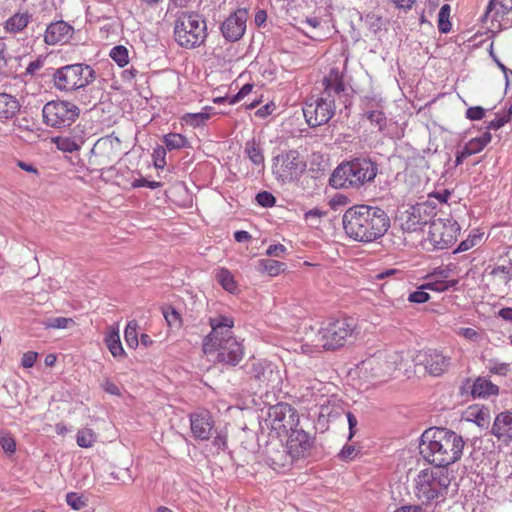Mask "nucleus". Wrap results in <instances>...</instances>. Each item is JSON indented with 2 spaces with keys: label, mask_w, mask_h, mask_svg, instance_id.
Listing matches in <instances>:
<instances>
[{
  "label": "nucleus",
  "mask_w": 512,
  "mask_h": 512,
  "mask_svg": "<svg viewBox=\"0 0 512 512\" xmlns=\"http://www.w3.org/2000/svg\"><path fill=\"white\" fill-rule=\"evenodd\" d=\"M19 100L8 93H0V121L12 119L19 112Z\"/></svg>",
  "instance_id": "27"
},
{
  "label": "nucleus",
  "mask_w": 512,
  "mask_h": 512,
  "mask_svg": "<svg viewBox=\"0 0 512 512\" xmlns=\"http://www.w3.org/2000/svg\"><path fill=\"white\" fill-rule=\"evenodd\" d=\"M31 16L28 13H17L10 17L5 23V29L9 32L17 33L27 27Z\"/></svg>",
  "instance_id": "31"
},
{
  "label": "nucleus",
  "mask_w": 512,
  "mask_h": 512,
  "mask_svg": "<svg viewBox=\"0 0 512 512\" xmlns=\"http://www.w3.org/2000/svg\"><path fill=\"white\" fill-rule=\"evenodd\" d=\"M105 343L110 353L115 357H123L125 351L120 341V335L118 328L111 329L105 336Z\"/></svg>",
  "instance_id": "30"
},
{
  "label": "nucleus",
  "mask_w": 512,
  "mask_h": 512,
  "mask_svg": "<svg viewBox=\"0 0 512 512\" xmlns=\"http://www.w3.org/2000/svg\"><path fill=\"white\" fill-rule=\"evenodd\" d=\"M415 494L423 503L445 499L451 477L447 469L435 467L420 471L416 478Z\"/></svg>",
  "instance_id": "6"
},
{
  "label": "nucleus",
  "mask_w": 512,
  "mask_h": 512,
  "mask_svg": "<svg viewBox=\"0 0 512 512\" xmlns=\"http://www.w3.org/2000/svg\"><path fill=\"white\" fill-rule=\"evenodd\" d=\"M322 85L321 94L309 97L303 107L304 117L310 127L326 124L335 114L337 100L345 108L351 105V89L345 85L343 75L337 68H332L324 76Z\"/></svg>",
  "instance_id": "1"
},
{
  "label": "nucleus",
  "mask_w": 512,
  "mask_h": 512,
  "mask_svg": "<svg viewBox=\"0 0 512 512\" xmlns=\"http://www.w3.org/2000/svg\"><path fill=\"white\" fill-rule=\"evenodd\" d=\"M508 121H509V116H506V115L498 116L494 120L489 122L487 128L493 129V130H498L499 128L504 126L505 123H507Z\"/></svg>",
  "instance_id": "63"
},
{
  "label": "nucleus",
  "mask_w": 512,
  "mask_h": 512,
  "mask_svg": "<svg viewBox=\"0 0 512 512\" xmlns=\"http://www.w3.org/2000/svg\"><path fill=\"white\" fill-rule=\"evenodd\" d=\"M430 299V296L427 292L423 290H416L410 293L408 300L413 303H425Z\"/></svg>",
  "instance_id": "56"
},
{
  "label": "nucleus",
  "mask_w": 512,
  "mask_h": 512,
  "mask_svg": "<svg viewBox=\"0 0 512 512\" xmlns=\"http://www.w3.org/2000/svg\"><path fill=\"white\" fill-rule=\"evenodd\" d=\"M74 33V28L67 22L60 20L49 24L44 34V42L47 45L64 44L69 41Z\"/></svg>",
  "instance_id": "20"
},
{
  "label": "nucleus",
  "mask_w": 512,
  "mask_h": 512,
  "mask_svg": "<svg viewBox=\"0 0 512 512\" xmlns=\"http://www.w3.org/2000/svg\"><path fill=\"white\" fill-rule=\"evenodd\" d=\"M209 325L211 332L204 337L202 343L204 354H216L219 363L236 366L244 357V346L233 335V318L219 315L209 318Z\"/></svg>",
  "instance_id": "4"
},
{
  "label": "nucleus",
  "mask_w": 512,
  "mask_h": 512,
  "mask_svg": "<svg viewBox=\"0 0 512 512\" xmlns=\"http://www.w3.org/2000/svg\"><path fill=\"white\" fill-rule=\"evenodd\" d=\"M191 432L200 440H208L211 436L214 423L208 412L192 414L190 417Z\"/></svg>",
  "instance_id": "23"
},
{
  "label": "nucleus",
  "mask_w": 512,
  "mask_h": 512,
  "mask_svg": "<svg viewBox=\"0 0 512 512\" xmlns=\"http://www.w3.org/2000/svg\"><path fill=\"white\" fill-rule=\"evenodd\" d=\"M96 72L87 64L76 63L56 69L52 75L54 86L59 91L73 92L90 85Z\"/></svg>",
  "instance_id": "8"
},
{
  "label": "nucleus",
  "mask_w": 512,
  "mask_h": 512,
  "mask_svg": "<svg viewBox=\"0 0 512 512\" xmlns=\"http://www.w3.org/2000/svg\"><path fill=\"white\" fill-rule=\"evenodd\" d=\"M245 370L259 389H275L282 383L281 371L270 361L253 358L246 363Z\"/></svg>",
  "instance_id": "12"
},
{
  "label": "nucleus",
  "mask_w": 512,
  "mask_h": 512,
  "mask_svg": "<svg viewBox=\"0 0 512 512\" xmlns=\"http://www.w3.org/2000/svg\"><path fill=\"white\" fill-rule=\"evenodd\" d=\"M490 275L499 283L507 285L512 280V264L496 266L491 270Z\"/></svg>",
  "instance_id": "36"
},
{
  "label": "nucleus",
  "mask_w": 512,
  "mask_h": 512,
  "mask_svg": "<svg viewBox=\"0 0 512 512\" xmlns=\"http://www.w3.org/2000/svg\"><path fill=\"white\" fill-rule=\"evenodd\" d=\"M378 165L370 158L356 157L342 162L332 172L329 184L335 189L360 190L374 182Z\"/></svg>",
  "instance_id": "5"
},
{
  "label": "nucleus",
  "mask_w": 512,
  "mask_h": 512,
  "mask_svg": "<svg viewBox=\"0 0 512 512\" xmlns=\"http://www.w3.org/2000/svg\"><path fill=\"white\" fill-rule=\"evenodd\" d=\"M326 215L325 211L314 208L305 213L306 221L310 222L311 225L317 224L319 219Z\"/></svg>",
  "instance_id": "53"
},
{
  "label": "nucleus",
  "mask_w": 512,
  "mask_h": 512,
  "mask_svg": "<svg viewBox=\"0 0 512 512\" xmlns=\"http://www.w3.org/2000/svg\"><path fill=\"white\" fill-rule=\"evenodd\" d=\"M273 429L288 433L299 426L297 410L287 403L272 406L268 413Z\"/></svg>",
  "instance_id": "17"
},
{
  "label": "nucleus",
  "mask_w": 512,
  "mask_h": 512,
  "mask_svg": "<svg viewBox=\"0 0 512 512\" xmlns=\"http://www.w3.org/2000/svg\"><path fill=\"white\" fill-rule=\"evenodd\" d=\"M253 84L247 83L245 84L237 94L229 98V104H235L249 95L253 89Z\"/></svg>",
  "instance_id": "52"
},
{
  "label": "nucleus",
  "mask_w": 512,
  "mask_h": 512,
  "mask_svg": "<svg viewBox=\"0 0 512 512\" xmlns=\"http://www.w3.org/2000/svg\"><path fill=\"white\" fill-rule=\"evenodd\" d=\"M208 118H209V114H207V113H193V114L189 113L183 117V120L187 124L196 127V126H200V125L204 124L205 121L208 120Z\"/></svg>",
  "instance_id": "47"
},
{
  "label": "nucleus",
  "mask_w": 512,
  "mask_h": 512,
  "mask_svg": "<svg viewBox=\"0 0 512 512\" xmlns=\"http://www.w3.org/2000/svg\"><path fill=\"white\" fill-rule=\"evenodd\" d=\"M363 27L366 29L365 37L378 39L384 29L385 20L375 13H367L360 17Z\"/></svg>",
  "instance_id": "26"
},
{
  "label": "nucleus",
  "mask_w": 512,
  "mask_h": 512,
  "mask_svg": "<svg viewBox=\"0 0 512 512\" xmlns=\"http://www.w3.org/2000/svg\"><path fill=\"white\" fill-rule=\"evenodd\" d=\"M78 446L82 448H89L95 442V435L90 429L79 430L76 436Z\"/></svg>",
  "instance_id": "43"
},
{
  "label": "nucleus",
  "mask_w": 512,
  "mask_h": 512,
  "mask_svg": "<svg viewBox=\"0 0 512 512\" xmlns=\"http://www.w3.org/2000/svg\"><path fill=\"white\" fill-rule=\"evenodd\" d=\"M356 324L352 318L329 321L318 333V341L325 350L343 347L352 338Z\"/></svg>",
  "instance_id": "10"
},
{
  "label": "nucleus",
  "mask_w": 512,
  "mask_h": 512,
  "mask_svg": "<svg viewBox=\"0 0 512 512\" xmlns=\"http://www.w3.org/2000/svg\"><path fill=\"white\" fill-rule=\"evenodd\" d=\"M477 240H479V237L474 236L473 238H468V239L462 241L458 245V247L454 250L453 253L455 254V253L464 252V251L471 249L473 246L476 245Z\"/></svg>",
  "instance_id": "60"
},
{
  "label": "nucleus",
  "mask_w": 512,
  "mask_h": 512,
  "mask_svg": "<svg viewBox=\"0 0 512 512\" xmlns=\"http://www.w3.org/2000/svg\"><path fill=\"white\" fill-rule=\"evenodd\" d=\"M464 446L463 437L455 431L431 427L422 433L419 449L428 463L446 469L461 459Z\"/></svg>",
  "instance_id": "3"
},
{
  "label": "nucleus",
  "mask_w": 512,
  "mask_h": 512,
  "mask_svg": "<svg viewBox=\"0 0 512 512\" xmlns=\"http://www.w3.org/2000/svg\"><path fill=\"white\" fill-rule=\"evenodd\" d=\"M0 446L7 454H13L16 450V442L8 433L0 434Z\"/></svg>",
  "instance_id": "46"
},
{
  "label": "nucleus",
  "mask_w": 512,
  "mask_h": 512,
  "mask_svg": "<svg viewBox=\"0 0 512 512\" xmlns=\"http://www.w3.org/2000/svg\"><path fill=\"white\" fill-rule=\"evenodd\" d=\"M346 235L357 242L371 243L385 235L390 218L385 210L369 205L348 208L342 217Z\"/></svg>",
  "instance_id": "2"
},
{
  "label": "nucleus",
  "mask_w": 512,
  "mask_h": 512,
  "mask_svg": "<svg viewBox=\"0 0 512 512\" xmlns=\"http://www.w3.org/2000/svg\"><path fill=\"white\" fill-rule=\"evenodd\" d=\"M467 415V419L480 428H488L490 425V411L486 407H469Z\"/></svg>",
  "instance_id": "29"
},
{
  "label": "nucleus",
  "mask_w": 512,
  "mask_h": 512,
  "mask_svg": "<svg viewBox=\"0 0 512 512\" xmlns=\"http://www.w3.org/2000/svg\"><path fill=\"white\" fill-rule=\"evenodd\" d=\"M261 269L270 276H276L284 270L285 264L273 259H261L259 261Z\"/></svg>",
  "instance_id": "41"
},
{
  "label": "nucleus",
  "mask_w": 512,
  "mask_h": 512,
  "mask_svg": "<svg viewBox=\"0 0 512 512\" xmlns=\"http://www.w3.org/2000/svg\"><path fill=\"white\" fill-rule=\"evenodd\" d=\"M163 142L168 150H177L188 146L187 139L178 133H169L165 135Z\"/></svg>",
  "instance_id": "38"
},
{
  "label": "nucleus",
  "mask_w": 512,
  "mask_h": 512,
  "mask_svg": "<svg viewBox=\"0 0 512 512\" xmlns=\"http://www.w3.org/2000/svg\"><path fill=\"white\" fill-rule=\"evenodd\" d=\"M458 334L470 341H478L480 339V333L473 328H460Z\"/></svg>",
  "instance_id": "59"
},
{
  "label": "nucleus",
  "mask_w": 512,
  "mask_h": 512,
  "mask_svg": "<svg viewBox=\"0 0 512 512\" xmlns=\"http://www.w3.org/2000/svg\"><path fill=\"white\" fill-rule=\"evenodd\" d=\"M499 387L484 377H478L472 386V395L474 398H485L498 395Z\"/></svg>",
  "instance_id": "28"
},
{
  "label": "nucleus",
  "mask_w": 512,
  "mask_h": 512,
  "mask_svg": "<svg viewBox=\"0 0 512 512\" xmlns=\"http://www.w3.org/2000/svg\"><path fill=\"white\" fill-rule=\"evenodd\" d=\"M216 279L226 291L234 293L237 290V284L229 270L221 268L216 274Z\"/></svg>",
  "instance_id": "35"
},
{
  "label": "nucleus",
  "mask_w": 512,
  "mask_h": 512,
  "mask_svg": "<svg viewBox=\"0 0 512 512\" xmlns=\"http://www.w3.org/2000/svg\"><path fill=\"white\" fill-rule=\"evenodd\" d=\"M435 207L428 202H421L410 206L401 217V228L407 232H414L422 229L424 225L431 223L435 218Z\"/></svg>",
  "instance_id": "15"
},
{
  "label": "nucleus",
  "mask_w": 512,
  "mask_h": 512,
  "mask_svg": "<svg viewBox=\"0 0 512 512\" xmlns=\"http://www.w3.org/2000/svg\"><path fill=\"white\" fill-rule=\"evenodd\" d=\"M79 115V107L65 100L49 101L42 108L43 123L55 129L71 126Z\"/></svg>",
  "instance_id": "11"
},
{
  "label": "nucleus",
  "mask_w": 512,
  "mask_h": 512,
  "mask_svg": "<svg viewBox=\"0 0 512 512\" xmlns=\"http://www.w3.org/2000/svg\"><path fill=\"white\" fill-rule=\"evenodd\" d=\"M174 36L181 47H198L207 37L206 21L197 13H182L175 22Z\"/></svg>",
  "instance_id": "7"
},
{
  "label": "nucleus",
  "mask_w": 512,
  "mask_h": 512,
  "mask_svg": "<svg viewBox=\"0 0 512 512\" xmlns=\"http://www.w3.org/2000/svg\"><path fill=\"white\" fill-rule=\"evenodd\" d=\"M163 314L170 326L180 322V314L174 308L170 307L169 309L165 310Z\"/></svg>",
  "instance_id": "61"
},
{
  "label": "nucleus",
  "mask_w": 512,
  "mask_h": 512,
  "mask_svg": "<svg viewBox=\"0 0 512 512\" xmlns=\"http://www.w3.org/2000/svg\"><path fill=\"white\" fill-rule=\"evenodd\" d=\"M456 283H457V281H455V280L436 281V282L427 283L426 285L423 286V288H427V289L434 290L437 292H444V291L448 290L450 287H453Z\"/></svg>",
  "instance_id": "50"
},
{
  "label": "nucleus",
  "mask_w": 512,
  "mask_h": 512,
  "mask_svg": "<svg viewBox=\"0 0 512 512\" xmlns=\"http://www.w3.org/2000/svg\"><path fill=\"white\" fill-rule=\"evenodd\" d=\"M256 202L262 206V207H265V208H269V207H272L275 205L276 203V198L273 196L272 193L268 192V191H262V192H259L257 195H256Z\"/></svg>",
  "instance_id": "48"
},
{
  "label": "nucleus",
  "mask_w": 512,
  "mask_h": 512,
  "mask_svg": "<svg viewBox=\"0 0 512 512\" xmlns=\"http://www.w3.org/2000/svg\"><path fill=\"white\" fill-rule=\"evenodd\" d=\"M490 141L491 134L485 132L480 137L471 139L463 148L466 150V155L471 156L481 152Z\"/></svg>",
  "instance_id": "32"
},
{
  "label": "nucleus",
  "mask_w": 512,
  "mask_h": 512,
  "mask_svg": "<svg viewBox=\"0 0 512 512\" xmlns=\"http://www.w3.org/2000/svg\"><path fill=\"white\" fill-rule=\"evenodd\" d=\"M491 434L498 440L508 443L512 441V412L499 413L492 424Z\"/></svg>",
  "instance_id": "24"
},
{
  "label": "nucleus",
  "mask_w": 512,
  "mask_h": 512,
  "mask_svg": "<svg viewBox=\"0 0 512 512\" xmlns=\"http://www.w3.org/2000/svg\"><path fill=\"white\" fill-rule=\"evenodd\" d=\"M285 446L289 450L290 454L295 459H298L303 457L305 453L311 448V437L303 429L297 427L290 431L287 444Z\"/></svg>",
  "instance_id": "21"
},
{
  "label": "nucleus",
  "mask_w": 512,
  "mask_h": 512,
  "mask_svg": "<svg viewBox=\"0 0 512 512\" xmlns=\"http://www.w3.org/2000/svg\"><path fill=\"white\" fill-rule=\"evenodd\" d=\"M460 232L459 224L451 218L433 219L429 225L427 241L435 249H446L452 246Z\"/></svg>",
  "instance_id": "14"
},
{
  "label": "nucleus",
  "mask_w": 512,
  "mask_h": 512,
  "mask_svg": "<svg viewBox=\"0 0 512 512\" xmlns=\"http://www.w3.org/2000/svg\"><path fill=\"white\" fill-rule=\"evenodd\" d=\"M248 10L237 9L221 25L223 37L230 42L238 41L245 33Z\"/></svg>",
  "instance_id": "19"
},
{
  "label": "nucleus",
  "mask_w": 512,
  "mask_h": 512,
  "mask_svg": "<svg viewBox=\"0 0 512 512\" xmlns=\"http://www.w3.org/2000/svg\"><path fill=\"white\" fill-rule=\"evenodd\" d=\"M512 10V0H490L485 16H488L492 11H495V17L504 16Z\"/></svg>",
  "instance_id": "33"
},
{
  "label": "nucleus",
  "mask_w": 512,
  "mask_h": 512,
  "mask_svg": "<svg viewBox=\"0 0 512 512\" xmlns=\"http://www.w3.org/2000/svg\"><path fill=\"white\" fill-rule=\"evenodd\" d=\"M70 322H72V319L70 318L56 317L48 319L44 322V325L46 328L65 329Z\"/></svg>",
  "instance_id": "49"
},
{
  "label": "nucleus",
  "mask_w": 512,
  "mask_h": 512,
  "mask_svg": "<svg viewBox=\"0 0 512 512\" xmlns=\"http://www.w3.org/2000/svg\"><path fill=\"white\" fill-rule=\"evenodd\" d=\"M450 6L444 4L438 13V29L441 33H448L451 30V22L449 21Z\"/></svg>",
  "instance_id": "42"
},
{
  "label": "nucleus",
  "mask_w": 512,
  "mask_h": 512,
  "mask_svg": "<svg viewBox=\"0 0 512 512\" xmlns=\"http://www.w3.org/2000/svg\"><path fill=\"white\" fill-rule=\"evenodd\" d=\"M73 132V136H57L53 138V143L63 152L73 153L80 150L84 144L83 130L77 126L74 128Z\"/></svg>",
  "instance_id": "25"
},
{
  "label": "nucleus",
  "mask_w": 512,
  "mask_h": 512,
  "mask_svg": "<svg viewBox=\"0 0 512 512\" xmlns=\"http://www.w3.org/2000/svg\"><path fill=\"white\" fill-rule=\"evenodd\" d=\"M487 368L492 374L499 376H506L510 371V364L498 362L496 360H489Z\"/></svg>",
  "instance_id": "45"
},
{
  "label": "nucleus",
  "mask_w": 512,
  "mask_h": 512,
  "mask_svg": "<svg viewBox=\"0 0 512 512\" xmlns=\"http://www.w3.org/2000/svg\"><path fill=\"white\" fill-rule=\"evenodd\" d=\"M43 64L44 60L41 57H38L36 60L29 63V65L26 68V74H35L40 68L43 67Z\"/></svg>",
  "instance_id": "64"
},
{
  "label": "nucleus",
  "mask_w": 512,
  "mask_h": 512,
  "mask_svg": "<svg viewBox=\"0 0 512 512\" xmlns=\"http://www.w3.org/2000/svg\"><path fill=\"white\" fill-rule=\"evenodd\" d=\"M286 252V247L282 244L270 245L267 249V255L274 257H282Z\"/></svg>",
  "instance_id": "62"
},
{
  "label": "nucleus",
  "mask_w": 512,
  "mask_h": 512,
  "mask_svg": "<svg viewBox=\"0 0 512 512\" xmlns=\"http://www.w3.org/2000/svg\"><path fill=\"white\" fill-rule=\"evenodd\" d=\"M121 155V140L113 134L102 137L96 141L92 150L90 164L99 170L112 168L113 163Z\"/></svg>",
  "instance_id": "13"
},
{
  "label": "nucleus",
  "mask_w": 512,
  "mask_h": 512,
  "mask_svg": "<svg viewBox=\"0 0 512 512\" xmlns=\"http://www.w3.org/2000/svg\"><path fill=\"white\" fill-rule=\"evenodd\" d=\"M66 503L74 510H81L87 506V500L76 492L66 494Z\"/></svg>",
  "instance_id": "44"
},
{
  "label": "nucleus",
  "mask_w": 512,
  "mask_h": 512,
  "mask_svg": "<svg viewBox=\"0 0 512 512\" xmlns=\"http://www.w3.org/2000/svg\"><path fill=\"white\" fill-rule=\"evenodd\" d=\"M485 116V109L481 106L470 107L466 110V117L470 120H480Z\"/></svg>",
  "instance_id": "55"
},
{
  "label": "nucleus",
  "mask_w": 512,
  "mask_h": 512,
  "mask_svg": "<svg viewBox=\"0 0 512 512\" xmlns=\"http://www.w3.org/2000/svg\"><path fill=\"white\" fill-rule=\"evenodd\" d=\"M294 457L287 447L280 441H271L265 448V462L275 471L288 468L292 465Z\"/></svg>",
  "instance_id": "18"
},
{
  "label": "nucleus",
  "mask_w": 512,
  "mask_h": 512,
  "mask_svg": "<svg viewBox=\"0 0 512 512\" xmlns=\"http://www.w3.org/2000/svg\"><path fill=\"white\" fill-rule=\"evenodd\" d=\"M245 152H246L248 158L255 165H263L264 156H263L262 150L259 147V145H257L254 141L246 143Z\"/></svg>",
  "instance_id": "40"
},
{
  "label": "nucleus",
  "mask_w": 512,
  "mask_h": 512,
  "mask_svg": "<svg viewBox=\"0 0 512 512\" xmlns=\"http://www.w3.org/2000/svg\"><path fill=\"white\" fill-rule=\"evenodd\" d=\"M132 186L134 188H138V187H148L150 189H156L158 187L161 186V183L160 182H157V181H149L145 178H140V179H135L133 182H132Z\"/></svg>",
  "instance_id": "57"
},
{
  "label": "nucleus",
  "mask_w": 512,
  "mask_h": 512,
  "mask_svg": "<svg viewBox=\"0 0 512 512\" xmlns=\"http://www.w3.org/2000/svg\"><path fill=\"white\" fill-rule=\"evenodd\" d=\"M369 120L372 126H375L379 132H383L387 126V117L381 110H368L363 114Z\"/></svg>",
  "instance_id": "34"
},
{
  "label": "nucleus",
  "mask_w": 512,
  "mask_h": 512,
  "mask_svg": "<svg viewBox=\"0 0 512 512\" xmlns=\"http://www.w3.org/2000/svg\"><path fill=\"white\" fill-rule=\"evenodd\" d=\"M109 56L119 67H125L129 63V51L123 45L114 46Z\"/></svg>",
  "instance_id": "37"
},
{
  "label": "nucleus",
  "mask_w": 512,
  "mask_h": 512,
  "mask_svg": "<svg viewBox=\"0 0 512 512\" xmlns=\"http://www.w3.org/2000/svg\"><path fill=\"white\" fill-rule=\"evenodd\" d=\"M137 328L138 323L135 320L130 321L125 328L124 338L130 348H136L139 345Z\"/></svg>",
  "instance_id": "39"
},
{
  "label": "nucleus",
  "mask_w": 512,
  "mask_h": 512,
  "mask_svg": "<svg viewBox=\"0 0 512 512\" xmlns=\"http://www.w3.org/2000/svg\"><path fill=\"white\" fill-rule=\"evenodd\" d=\"M357 455V450L354 445H345L339 453L342 460H352Z\"/></svg>",
  "instance_id": "58"
},
{
  "label": "nucleus",
  "mask_w": 512,
  "mask_h": 512,
  "mask_svg": "<svg viewBox=\"0 0 512 512\" xmlns=\"http://www.w3.org/2000/svg\"><path fill=\"white\" fill-rule=\"evenodd\" d=\"M451 358L437 350H428L424 353V365L426 371L433 376H440L447 371Z\"/></svg>",
  "instance_id": "22"
},
{
  "label": "nucleus",
  "mask_w": 512,
  "mask_h": 512,
  "mask_svg": "<svg viewBox=\"0 0 512 512\" xmlns=\"http://www.w3.org/2000/svg\"><path fill=\"white\" fill-rule=\"evenodd\" d=\"M306 162L297 150L282 151L273 158L272 173L277 181L287 184L298 181L306 170Z\"/></svg>",
  "instance_id": "9"
},
{
  "label": "nucleus",
  "mask_w": 512,
  "mask_h": 512,
  "mask_svg": "<svg viewBox=\"0 0 512 512\" xmlns=\"http://www.w3.org/2000/svg\"><path fill=\"white\" fill-rule=\"evenodd\" d=\"M165 156H166V150L164 147L158 146L157 148L154 149L153 159H154V165L157 168H163L166 165Z\"/></svg>",
  "instance_id": "51"
},
{
  "label": "nucleus",
  "mask_w": 512,
  "mask_h": 512,
  "mask_svg": "<svg viewBox=\"0 0 512 512\" xmlns=\"http://www.w3.org/2000/svg\"><path fill=\"white\" fill-rule=\"evenodd\" d=\"M402 360L403 356L398 351L382 352L363 361L362 366L374 377H385L397 370Z\"/></svg>",
  "instance_id": "16"
},
{
  "label": "nucleus",
  "mask_w": 512,
  "mask_h": 512,
  "mask_svg": "<svg viewBox=\"0 0 512 512\" xmlns=\"http://www.w3.org/2000/svg\"><path fill=\"white\" fill-rule=\"evenodd\" d=\"M38 357V353L34 351L25 352L21 358V365L24 368H31L34 366Z\"/></svg>",
  "instance_id": "54"
}]
</instances>
